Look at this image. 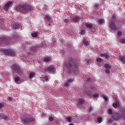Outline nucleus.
I'll return each instance as SVG.
<instances>
[{"mask_svg": "<svg viewBox=\"0 0 125 125\" xmlns=\"http://www.w3.org/2000/svg\"><path fill=\"white\" fill-rule=\"evenodd\" d=\"M64 64L68 69V73L73 75H77L79 73V64L74 62L73 61H70L69 63L65 62Z\"/></svg>", "mask_w": 125, "mask_h": 125, "instance_id": "f257e3e1", "label": "nucleus"}, {"mask_svg": "<svg viewBox=\"0 0 125 125\" xmlns=\"http://www.w3.org/2000/svg\"><path fill=\"white\" fill-rule=\"evenodd\" d=\"M33 8L28 4H22L16 6L15 10L17 11H20L22 13H27L31 11Z\"/></svg>", "mask_w": 125, "mask_h": 125, "instance_id": "f03ea898", "label": "nucleus"}, {"mask_svg": "<svg viewBox=\"0 0 125 125\" xmlns=\"http://www.w3.org/2000/svg\"><path fill=\"white\" fill-rule=\"evenodd\" d=\"M18 36H16L11 38H6L5 37H2L0 38V45L1 44H7L9 42H14L15 40H17Z\"/></svg>", "mask_w": 125, "mask_h": 125, "instance_id": "7ed1b4c3", "label": "nucleus"}, {"mask_svg": "<svg viewBox=\"0 0 125 125\" xmlns=\"http://www.w3.org/2000/svg\"><path fill=\"white\" fill-rule=\"evenodd\" d=\"M21 119L22 124H24V125H28V124H30V123L35 121V119L30 115H22L21 117Z\"/></svg>", "mask_w": 125, "mask_h": 125, "instance_id": "20e7f679", "label": "nucleus"}, {"mask_svg": "<svg viewBox=\"0 0 125 125\" xmlns=\"http://www.w3.org/2000/svg\"><path fill=\"white\" fill-rule=\"evenodd\" d=\"M12 69L15 73H18V74L22 73V70L20 69V66L17 64H14L12 66Z\"/></svg>", "mask_w": 125, "mask_h": 125, "instance_id": "39448f33", "label": "nucleus"}, {"mask_svg": "<svg viewBox=\"0 0 125 125\" xmlns=\"http://www.w3.org/2000/svg\"><path fill=\"white\" fill-rule=\"evenodd\" d=\"M112 119L114 121H119L122 119V115L120 113H115L112 115Z\"/></svg>", "mask_w": 125, "mask_h": 125, "instance_id": "423d86ee", "label": "nucleus"}, {"mask_svg": "<svg viewBox=\"0 0 125 125\" xmlns=\"http://www.w3.org/2000/svg\"><path fill=\"white\" fill-rule=\"evenodd\" d=\"M3 52L6 55H10V56H14L15 55V51L12 50H4Z\"/></svg>", "mask_w": 125, "mask_h": 125, "instance_id": "0eeeda50", "label": "nucleus"}, {"mask_svg": "<svg viewBox=\"0 0 125 125\" xmlns=\"http://www.w3.org/2000/svg\"><path fill=\"white\" fill-rule=\"evenodd\" d=\"M45 72H49V73H54L55 72V67L53 66H50L44 69Z\"/></svg>", "mask_w": 125, "mask_h": 125, "instance_id": "6e6552de", "label": "nucleus"}, {"mask_svg": "<svg viewBox=\"0 0 125 125\" xmlns=\"http://www.w3.org/2000/svg\"><path fill=\"white\" fill-rule=\"evenodd\" d=\"M104 66L105 68V74H110V70L112 68L111 64L106 63L104 64Z\"/></svg>", "mask_w": 125, "mask_h": 125, "instance_id": "1a4fd4ad", "label": "nucleus"}, {"mask_svg": "<svg viewBox=\"0 0 125 125\" xmlns=\"http://www.w3.org/2000/svg\"><path fill=\"white\" fill-rule=\"evenodd\" d=\"M13 4V1H11L6 3L4 6V9L5 11H8V9H9V7L11 6L12 4Z\"/></svg>", "mask_w": 125, "mask_h": 125, "instance_id": "9d476101", "label": "nucleus"}, {"mask_svg": "<svg viewBox=\"0 0 125 125\" xmlns=\"http://www.w3.org/2000/svg\"><path fill=\"white\" fill-rule=\"evenodd\" d=\"M109 28L111 30H117V26L113 21H111L109 24Z\"/></svg>", "mask_w": 125, "mask_h": 125, "instance_id": "9b49d317", "label": "nucleus"}, {"mask_svg": "<svg viewBox=\"0 0 125 125\" xmlns=\"http://www.w3.org/2000/svg\"><path fill=\"white\" fill-rule=\"evenodd\" d=\"M14 80H15V83H19V82L21 81V78H20V77L17 76H15Z\"/></svg>", "mask_w": 125, "mask_h": 125, "instance_id": "f8f14e48", "label": "nucleus"}, {"mask_svg": "<svg viewBox=\"0 0 125 125\" xmlns=\"http://www.w3.org/2000/svg\"><path fill=\"white\" fill-rule=\"evenodd\" d=\"M85 25L86 26V27H87V28H89V29H92V27H93V25L92 23H88V22H86L85 23Z\"/></svg>", "mask_w": 125, "mask_h": 125, "instance_id": "ddd939ff", "label": "nucleus"}, {"mask_svg": "<svg viewBox=\"0 0 125 125\" xmlns=\"http://www.w3.org/2000/svg\"><path fill=\"white\" fill-rule=\"evenodd\" d=\"M81 20V17L79 16H76L74 17L73 19V21L74 22H79Z\"/></svg>", "mask_w": 125, "mask_h": 125, "instance_id": "4468645a", "label": "nucleus"}, {"mask_svg": "<svg viewBox=\"0 0 125 125\" xmlns=\"http://www.w3.org/2000/svg\"><path fill=\"white\" fill-rule=\"evenodd\" d=\"M101 57H105V58H109L110 57V55L108 54L105 53V54H101Z\"/></svg>", "mask_w": 125, "mask_h": 125, "instance_id": "2eb2a0df", "label": "nucleus"}, {"mask_svg": "<svg viewBox=\"0 0 125 125\" xmlns=\"http://www.w3.org/2000/svg\"><path fill=\"white\" fill-rule=\"evenodd\" d=\"M104 22H105V21L103 19H100L98 21V24H100V25H102Z\"/></svg>", "mask_w": 125, "mask_h": 125, "instance_id": "dca6fc26", "label": "nucleus"}, {"mask_svg": "<svg viewBox=\"0 0 125 125\" xmlns=\"http://www.w3.org/2000/svg\"><path fill=\"white\" fill-rule=\"evenodd\" d=\"M84 103V100H83V99H79V100L78 101V104L79 105H83Z\"/></svg>", "mask_w": 125, "mask_h": 125, "instance_id": "f3484780", "label": "nucleus"}, {"mask_svg": "<svg viewBox=\"0 0 125 125\" xmlns=\"http://www.w3.org/2000/svg\"><path fill=\"white\" fill-rule=\"evenodd\" d=\"M44 62H50L51 61V58L50 57H45L44 58Z\"/></svg>", "mask_w": 125, "mask_h": 125, "instance_id": "a211bd4d", "label": "nucleus"}, {"mask_svg": "<svg viewBox=\"0 0 125 125\" xmlns=\"http://www.w3.org/2000/svg\"><path fill=\"white\" fill-rule=\"evenodd\" d=\"M35 76H36V73H35L34 72H31L29 74V79H33V78H34V77H35Z\"/></svg>", "mask_w": 125, "mask_h": 125, "instance_id": "6ab92c4d", "label": "nucleus"}, {"mask_svg": "<svg viewBox=\"0 0 125 125\" xmlns=\"http://www.w3.org/2000/svg\"><path fill=\"white\" fill-rule=\"evenodd\" d=\"M38 48H39V46L32 47L31 48V50H32L33 51H36V50H38Z\"/></svg>", "mask_w": 125, "mask_h": 125, "instance_id": "aec40b11", "label": "nucleus"}, {"mask_svg": "<svg viewBox=\"0 0 125 125\" xmlns=\"http://www.w3.org/2000/svg\"><path fill=\"white\" fill-rule=\"evenodd\" d=\"M119 58L122 62H125V56L123 57L119 56Z\"/></svg>", "mask_w": 125, "mask_h": 125, "instance_id": "412c9836", "label": "nucleus"}, {"mask_svg": "<svg viewBox=\"0 0 125 125\" xmlns=\"http://www.w3.org/2000/svg\"><path fill=\"white\" fill-rule=\"evenodd\" d=\"M122 118H124V120H125V109L122 110Z\"/></svg>", "mask_w": 125, "mask_h": 125, "instance_id": "4be33fe9", "label": "nucleus"}, {"mask_svg": "<svg viewBox=\"0 0 125 125\" xmlns=\"http://www.w3.org/2000/svg\"><path fill=\"white\" fill-rule=\"evenodd\" d=\"M66 120H67V122H69V123H72L73 118L72 117H66Z\"/></svg>", "mask_w": 125, "mask_h": 125, "instance_id": "5701e85b", "label": "nucleus"}, {"mask_svg": "<svg viewBox=\"0 0 125 125\" xmlns=\"http://www.w3.org/2000/svg\"><path fill=\"white\" fill-rule=\"evenodd\" d=\"M119 42H120L121 43H124V44H125V39L122 38L120 39Z\"/></svg>", "mask_w": 125, "mask_h": 125, "instance_id": "b1692460", "label": "nucleus"}, {"mask_svg": "<svg viewBox=\"0 0 125 125\" xmlns=\"http://www.w3.org/2000/svg\"><path fill=\"white\" fill-rule=\"evenodd\" d=\"M32 37H33V38H37V37H38V32L32 33Z\"/></svg>", "mask_w": 125, "mask_h": 125, "instance_id": "393cba45", "label": "nucleus"}, {"mask_svg": "<svg viewBox=\"0 0 125 125\" xmlns=\"http://www.w3.org/2000/svg\"><path fill=\"white\" fill-rule=\"evenodd\" d=\"M45 18L47 21H50V19H51V18H50V17H49L48 15H45Z\"/></svg>", "mask_w": 125, "mask_h": 125, "instance_id": "a878e982", "label": "nucleus"}, {"mask_svg": "<svg viewBox=\"0 0 125 125\" xmlns=\"http://www.w3.org/2000/svg\"><path fill=\"white\" fill-rule=\"evenodd\" d=\"M96 61H97V62H98V63H101V62H102V61H103V60H102V59H101V58H98L96 59Z\"/></svg>", "mask_w": 125, "mask_h": 125, "instance_id": "bb28decb", "label": "nucleus"}, {"mask_svg": "<svg viewBox=\"0 0 125 125\" xmlns=\"http://www.w3.org/2000/svg\"><path fill=\"white\" fill-rule=\"evenodd\" d=\"M64 86L65 87H68V86H70V84L68 83L67 81L64 83Z\"/></svg>", "mask_w": 125, "mask_h": 125, "instance_id": "cd10ccee", "label": "nucleus"}, {"mask_svg": "<svg viewBox=\"0 0 125 125\" xmlns=\"http://www.w3.org/2000/svg\"><path fill=\"white\" fill-rule=\"evenodd\" d=\"M119 105V103H114L112 104V106L114 108H117V107Z\"/></svg>", "mask_w": 125, "mask_h": 125, "instance_id": "c85d7f7f", "label": "nucleus"}, {"mask_svg": "<svg viewBox=\"0 0 125 125\" xmlns=\"http://www.w3.org/2000/svg\"><path fill=\"white\" fill-rule=\"evenodd\" d=\"M67 82L69 84L72 83H73L74 82V79H68V80H67Z\"/></svg>", "mask_w": 125, "mask_h": 125, "instance_id": "c756f323", "label": "nucleus"}, {"mask_svg": "<svg viewBox=\"0 0 125 125\" xmlns=\"http://www.w3.org/2000/svg\"><path fill=\"white\" fill-rule=\"evenodd\" d=\"M97 121H98L99 124H101V123H102V117L98 118Z\"/></svg>", "mask_w": 125, "mask_h": 125, "instance_id": "7c9ffc66", "label": "nucleus"}, {"mask_svg": "<svg viewBox=\"0 0 125 125\" xmlns=\"http://www.w3.org/2000/svg\"><path fill=\"white\" fill-rule=\"evenodd\" d=\"M19 24H15L13 25V28L14 29H18V28H19Z\"/></svg>", "mask_w": 125, "mask_h": 125, "instance_id": "2f4dec72", "label": "nucleus"}, {"mask_svg": "<svg viewBox=\"0 0 125 125\" xmlns=\"http://www.w3.org/2000/svg\"><path fill=\"white\" fill-rule=\"evenodd\" d=\"M83 43L84 44H85V45H87V44H88V41H85V40H83Z\"/></svg>", "mask_w": 125, "mask_h": 125, "instance_id": "473e14b6", "label": "nucleus"}, {"mask_svg": "<svg viewBox=\"0 0 125 125\" xmlns=\"http://www.w3.org/2000/svg\"><path fill=\"white\" fill-rule=\"evenodd\" d=\"M49 122H53L54 121V118H53L52 116L50 117L49 118Z\"/></svg>", "mask_w": 125, "mask_h": 125, "instance_id": "72a5a7b5", "label": "nucleus"}, {"mask_svg": "<svg viewBox=\"0 0 125 125\" xmlns=\"http://www.w3.org/2000/svg\"><path fill=\"white\" fill-rule=\"evenodd\" d=\"M113 113V110H112V109H108V113L111 115Z\"/></svg>", "mask_w": 125, "mask_h": 125, "instance_id": "f704fd0d", "label": "nucleus"}, {"mask_svg": "<svg viewBox=\"0 0 125 125\" xmlns=\"http://www.w3.org/2000/svg\"><path fill=\"white\" fill-rule=\"evenodd\" d=\"M81 35H84V34H85V30H82L81 31Z\"/></svg>", "mask_w": 125, "mask_h": 125, "instance_id": "c9c22d12", "label": "nucleus"}, {"mask_svg": "<svg viewBox=\"0 0 125 125\" xmlns=\"http://www.w3.org/2000/svg\"><path fill=\"white\" fill-rule=\"evenodd\" d=\"M3 106H4V104H3V103H0V109H1V108H2V107H3Z\"/></svg>", "mask_w": 125, "mask_h": 125, "instance_id": "e433bc0d", "label": "nucleus"}, {"mask_svg": "<svg viewBox=\"0 0 125 125\" xmlns=\"http://www.w3.org/2000/svg\"><path fill=\"white\" fill-rule=\"evenodd\" d=\"M44 79L47 81H48V77H47V76H45L44 77Z\"/></svg>", "mask_w": 125, "mask_h": 125, "instance_id": "4c0bfd02", "label": "nucleus"}, {"mask_svg": "<svg viewBox=\"0 0 125 125\" xmlns=\"http://www.w3.org/2000/svg\"><path fill=\"white\" fill-rule=\"evenodd\" d=\"M103 98H104V99L105 100V101H107L108 98H107V97L105 96H103Z\"/></svg>", "mask_w": 125, "mask_h": 125, "instance_id": "58836bf2", "label": "nucleus"}, {"mask_svg": "<svg viewBox=\"0 0 125 125\" xmlns=\"http://www.w3.org/2000/svg\"><path fill=\"white\" fill-rule=\"evenodd\" d=\"M118 36H121L122 35V31H119L118 32Z\"/></svg>", "mask_w": 125, "mask_h": 125, "instance_id": "ea45409f", "label": "nucleus"}, {"mask_svg": "<svg viewBox=\"0 0 125 125\" xmlns=\"http://www.w3.org/2000/svg\"><path fill=\"white\" fill-rule=\"evenodd\" d=\"M112 122H113V120L109 119V120H108V124H111V123H112Z\"/></svg>", "mask_w": 125, "mask_h": 125, "instance_id": "a19ab883", "label": "nucleus"}, {"mask_svg": "<svg viewBox=\"0 0 125 125\" xmlns=\"http://www.w3.org/2000/svg\"><path fill=\"white\" fill-rule=\"evenodd\" d=\"M98 97V94H95L93 95V97Z\"/></svg>", "mask_w": 125, "mask_h": 125, "instance_id": "79ce46f5", "label": "nucleus"}, {"mask_svg": "<svg viewBox=\"0 0 125 125\" xmlns=\"http://www.w3.org/2000/svg\"><path fill=\"white\" fill-rule=\"evenodd\" d=\"M64 23H68V20L67 19H65L63 21Z\"/></svg>", "mask_w": 125, "mask_h": 125, "instance_id": "37998d69", "label": "nucleus"}, {"mask_svg": "<svg viewBox=\"0 0 125 125\" xmlns=\"http://www.w3.org/2000/svg\"><path fill=\"white\" fill-rule=\"evenodd\" d=\"M86 81V82H89L90 81V78H87Z\"/></svg>", "mask_w": 125, "mask_h": 125, "instance_id": "c03bdc74", "label": "nucleus"}, {"mask_svg": "<svg viewBox=\"0 0 125 125\" xmlns=\"http://www.w3.org/2000/svg\"><path fill=\"white\" fill-rule=\"evenodd\" d=\"M94 7H95V8L98 7V4H95V5H94Z\"/></svg>", "mask_w": 125, "mask_h": 125, "instance_id": "a18cd8bd", "label": "nucleus"}, {"mask_svg": "<svg viewBox=\"0 0 125 125\" xmlns=\"http://www.w3.org/2000/svg\"><path fill=\"white\" fill-rule=\"evenodd\" d=\"M3 119H4V120H7V116H4L3 117Z\"/></svg>", "mask_w": 125, "mask_h": 125, "instance_id": "49530a36", "label": "nucleus"}, {"mask_svg": "<svg viewBox=\"0 0 125 125\" xmlns=\"http://www.w3.org/2000/svg\"><path fill=\"white\" fill-rule=\"evenodd\" d=\"M89 110V111H91L92 110V107H90Z\"/></svg>", "mask_w": 125, "mask_h": 125, "instance_id": "de8ad7c7", "label": "nucleus"}, {"mask_svg": "<svg viewBox=\"0 0 125 125\" xmlns=\"http://www.w3.org/2000/svg\"><path fill=\"white\" fill-rule=\"evenodd\" d=\"M69 125H74L73 124H72V123H70V124H69Z\"/></svg>", "mask_w": 125, "mask_h": 125, "instance_id": "09e8293b", "label": "nucleus"}, {"mask_svg": "<svg viewBox=\"0 0 125 125\" xmlns=\"http://www.w3.org/2000/svg\"><path fill=\"white\" fill-rule=\"evenodd\" d=\"M48 26H51V24L49 23V24H48Z\"/></svg>", "mask_w": 125, "mask_h": 125, "instance_id": "8fccbe9b", "label": "nucleus"}, {"mask_svg": "<svg viewBox=\"0 0 125 125\" xmlns=\"http://www.w3.org/2000/svg\"><path fill=\"white\" fill-rule=\"evenodd\" d=\"M9 100H11V99L10 98H9Z\"/></svg>", "mask_w": 125, "mask_h": 125, "instance_id": "3c124183", "label": "nucleus"}, {"mask_svg": "<svg viewBox=\"0 0 125 125\" xmlns=\"http://www.w3.org/2000/svg\"><path fill=\"white\" fill-rule=\"evenodd\" d=\"M0 117H1V114H0Z\"/></svg>", "mask_w": 125, "mask_h": 125, "instance_id": "603ef678", "label": "nucleus"}, {"mask_svg": "<svg viewBox=\"0 0 125 125\" xmlns=\"http://www.w3.org/2000/svg\"><path fill=\"white\" fill-rule=\"evenodd\" d=\"M113 17H115V16H113Z\"/></svg>", "mask_w": 125, "mask_h": 125, "instance_id": "864d4df0", "label": "nucleus"}, {"mask_svg": "<svg viewBox=\"0 0 125 125\" xmlns=\"http://www.w3.org/2000/svg\"><path fill=\"white\" fill-rule=\"evenodd\" d=\"M113 125H116V124H113Z\"/></svg>", "mask_w": 125, "mask_h": 125, "instance_id": "5fc2aeb1", "label": "nucleus"}]
</instances>
